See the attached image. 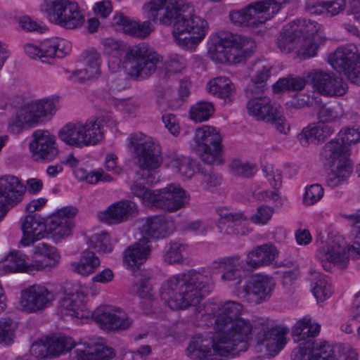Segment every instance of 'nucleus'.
<instances>
[{"label": "nucleus", "instance_id": "obj_41", "mask_svg": "<svg viewBox=\"0 0 360 360\" xmlns=\"http://www.w3.org/2000/svg\"><path fill=\"white\" fill-rule=\"evenodd\" d=\"M207 90L226 101H231L235 94L234 85L226 77H218L210 80L207 84Z\"/></svg>", "mask_w": 360, "mask_h": 360}, {"label": "nucleus", "instance_id": "obj_18", "mask_svg": "<svg viewBox=\"0 0 360 360\" xmlns=\"http://www.w3.org/2000/svg\"><path fill=\"white\" fill-rule=\"evenodd\" d=\"M32 138L30 148L36 161L51 162L58 156L56 139L49 131L36 130L32 134Z\"/></svg>", "mask_w": 360, "mask_h": 360}, {"label": "nucleus", "instance_id": "obj_21", "mask_svg": "<svg viewBox=\"0 0 360 360\" xmlns=\"http://www.w3.org/2000/svg\"><path fill=\"white\" fill-rule=\"evenodd\" d=\"M77 212V209L75 207H65L50 217L48 228L56 240L70 235L73 226L72 218Z\"/></svg>", "mask_w": 360, "mask_h": 360}, {"label": "nucleus", "instance_id": "obj_1", "mask_svg": "<svg viewBox=\"0 0 360 360\" xmlns=\"http://www.w3.org/2000/svg\"><path fill=\"white\" fill-rule=\"evenodd\" d=\"M211 277L191 270L167 279L162 285L160 296L169 308L174 310L193 307L196 321L214 320L215 328L219 330L233 319H240L243 306L238 302L228 301L219 305L200 304V301L213 288Z\"/></svg>", "mask_w": 360, "mask_h": 360}, {"label": "nucleus", "instance_id": "obj_55", "mask_svg": "<svg viewBox=\"0 0 360 360\" xmlns=\"http://www.w3.org/2000/svg\"><path fill=\"white\" fill-rule=\"evenodd\" d=\"M298 26V35L302 38H314L316 36H325L320 25L311 20H302L295 22Z\"/></svg>", "mask_w": 360, "mask_h": 360}, {"label": "nucleus", "instance_id": "obj_28", "mask_svg": "<svg viewBox=\"0 0 360 360\" xmlns=\"http://www.w3.org/2000/svg\"><path fill=\"white\" fill-rule=\"evenodd\" d=\"M243 267V260L239 256L224 257L213 261L209 266L212 272L222 271L221 280L231 281L240 276Z\"/></svg>", "mask_w": 360, "mask_h": 360}, {"label": "nucleus", "instance_id": "obj_16", "mask_svg": "<svg viewBox=\"0 0 360 360\" xmlns=\"http://www.w3.org/2000/svg\"><path fill=\"white\" fill-rule=\"evenodd\" d=\"M217 340V333L213 339L202 335H194L187 347V356L191 360H221V356L229 354L221 352L218 348Z\"/></svg>", "mask_w": 360, "mask_h": 360}, {"label": "nucleus", "instance_id": "obj_60", "mask_svg": "<svg viewBox=\"0 0 360 360\" xmlns=\"http://www.w3.org/2000/svg\"><path fill=\"white\" fill-rule=\"evenodd\" d=\"M305 84V80L301 77H288L280 79L274 86L279 91H300Z\"/></svg>", "mask_w": 360, "mask_h": 360}, {"label": "nucleus", "instance_id": "obj_32", "mask_svg": "<svg viewBox=\"0 0 360 360\" xmlns=\"http://www.w3.org/2000/svg\"><path fill=\"white\" fill-rule=\"evenodd\" d=\"M322 159L328 161L329 164H342V162H350L348 155V148L335 137L327 142L320 153Z\"/></svg>", "mask_w": 360, "mask_h": 360}, {"label": "nucleus", "instance_id": "obj_63", "mask_svg": "<svg viewBox=\"0 0 360 360\" xmlns=\"http://www.w3.org/2000/svg\"><path fill=\"white\" fill-rule=\"evenodd\" d=\"M274 214L273 207L261 205L257 208L255 213L250 217V220L254 224L264 225L270 221Z\"/></svg>", "mask_w": 360, "mask_h": 360}, {"label": "nucleus", "instance_id": "obj_22", "mask_svg": "<svg viewBox=\"0 0 360 360\" xmlns=\"http://www.w3.org/2000/svg\"><path fill=\"white\" fill-rule=\"evenodd\" d=\"M34 261L28 271H41L51 270L60 262V255L57 248L49 244L41 243L33 250Z\"/></svg>", "mask_w": 360, "mask_h": 360}, {"label": "nucleus", "instance_id": "obj_47", "mask_svg": "<svg viewBox=\"0 0 360 360\" xmlns=\"http://www.w3.org/2000/svg\"><path fill=\"white\" fill-rule=\"evenodd\" d=\"M135 290L138 296L141 299L146 300V307L142 306L143 310L146 314H150L152 311V300L153 297V288L150 283V276L145 275L135 285Z\"/></svg>", "mask_w": 360, "mask_h": 360}, {"label": "nucleus", "instance_id": "obj_51", "mask_svg": "<svg viewBox=\"0 0 360 360\" xmlns=\"http://www.w3.org/2000/svg\"><path fill=\"white\" fill-rule=\"evenodd\" d=\"M87 244L100 253H109L113 249L109 234L104 231L92 235L88 238Z\"/></svg>", "mask_w": 360, "mask_h": 360}, {"label": "nucleus", "instance_id": "obj_31", "mask_svg": "<svg viewBox=\"0 0 360 360\" xmlns=\"http://www.w3.org/2000/svg\"><path fill=\"white\" fill-rule=\"evenodd\" d=\"M173 231V222L163 216L148 217L142 226V233L144 235L155 238H165Z\"/></svg>", "mask_w": 360, "mask_h": 360}, {"label": "nucleus", "instance_id": "obj_27", "mask_svg": "<svg viewBox=\"0 0 360 360\" xmlns=\"http://www.w3.org/2000/svg\"><path fill=\"white\" fill-rule=\"evenodd\" d=\"M246 108L249 115L258 121L267 122L274 119L276 110L281 107L267 96H259L250 99L246 104Z\"/></svg>", "mask_w": 360, "mask_h": 360}, {"label": "nucleus", "instance_id": "obj_44", "mask_svg": "<svg viewBox=\"0 0 360 360\" xmlns=\"http://www.w3.org/2000/svg\"><path fill=\"white\" fill-rule=\"evenodd\" d=\"M326 41V37L319 35L314 38H302L296 51L298 58L306 59L314 57L316 55L319 48Z\"/></svg>", "mask_w": 360, "mask_h": 360}, {"label": "nucleus", "instance_id": "obj_49", "mask_svg": "<svg viewBox=\"0 0 360 360\" xmlns=\"http://www.w3.org/2000/svg\"><path fill=\"white\" fill-rule=\"evenodd\" d=\"M308 342V348L311 349V360H334L333 345L326 342Z\"/></svg>", "mask_w": 360, "mask_h": 360}, {"label": "nucleus", "instance_id": "obj_19", "mask_svg": "<svg viewBox=\"0 0 360 360\" xmlns=\"http://www.w3.org/2000/svg\"><path fill=\"white\" fill-rule=\"evenodd\" d=\"M307 79L314 88L323 95L341 96L347 91V85L342 79L333 74L313 70L307 75Z\"/></svg>", "mask_w": 360, "mask_h": 360}, {"label": "nucleus", "instance_id": "obj_12", "mask_svg": "<svg viewBox=\"0 0 360 360\" xmlns=\"http://www.w3.org/2000/svg\"><path fill=\"white\" fill-rule=\"evenodd\" d=\"M328 61L335 70L343 72L352 83L360 85V55L356 46L337 49L329 55Z\"/></svg>", "mask_w": 360, "mask_h": 360}, {"label": "nucleus", "instance_id": "obj_25", "mask_svg": "<svg viewBox=\"0 0 360 360\" xmlns=\"http://www.w3.org/2000/svg\"><path fill=\"white\" fill-rule=\"evenodd\" d=\"M287 330L279 327L264 326L262 331L257 335V343L266 348L269 355L278 354L286 343Z\"/></svg>", "mask_w": 360, "mask_h": 360}, {"label": "nucleus", "instance_id": "obj_52", "mask_svg": "<svg viewBox=\"0 0 360 360\" xmlns=\"http://www.w3.org/2000/svg\"><path fill=\"white\" fill-rule=\"evenodd\" d=\"M76 122H68L58 131V138L68 146L80 148Z\"/></svg>", "mask_w": 360, "mask_h": 360}, {"label": "nucleus", "instance_id": "obj_33", "mask_svg": "<svg viewBox=\"0 0 360 360\" xmlns=\"http://www.w3.org/2000/svg\"><path fill=\"white\" fill-rule=\"evenodd\" d=\"M346 0H306L305 9L311 14H329L332 16L342 12Z\"/></svg>", "mask_w": 360, "mask_h": 360}, {"label": "nucleus", "instance_id": "obj_9", "mask_svg": "<svg viewBox=\"0 0 360 360\" xmlns=\"http://www.w3.org/2000/svg\"><path fill=\"white\" fill-rule=\"evenodd\" d=\"M316 257L326 271H332L334 267L343 269L347 266L350 257H360V243L354 242L348 246L341 236H338L320 247Z\"/></svg>", "mask_w": 360, "mask_h": 360}, {"label": "nucleus", "instance_id": "obj_54", "mask_svg": "<svg viewBox=\"0 0 360 360\" xmlns=\"http://www.w3.org/2000/svg\"><path fill=\"white\" fill-rule=\"evenodd\" d=\"M333 288L328 279L323 275H319L313 288V294L319 302H323L333 294Z\"/></svg>", "mask_w": 360, "mask_h": 360}, {"label": "nucleus", "instance_id": "obj_53", "mask_svg": "<svg viewBox=\"0 0 360 360\" xmlns=\"http://www.w3.org/2000/svg\"><path fill=\"white\" fill-rule=\"evenodd\" d=\"M17 324L9 317L0 319V344L9 345L13 342Z\"/></svg>", "mask_w": 360, "mask_h": 360}, {"label": "nucleus", "instance_id": "obj_43", "mask_svg": "<svg viewBox=\"0 0 360 360\" xmlns=\"http://www.w3.org/2000/svg\"><path fill=\"white\" fill-rule=\"evenodd\" d=\"M352 172V162H342L333 167L326 179V185L330 188H336L347 181Z\"/></svg>", "mask_w": 360, "mask_h": 360}, {"label": "nucleus", "instance_id": "obj_6", "mask_svg": "<svg viewBox=\"0 0 360 360\" xmlns=\"http://www.w3.org/2000/svg\"><path fill=\"white\" fill-rule=\"evenodd\" d=\"M215 52L221 63L236 64L244 61L255 50V41L250 37L219 32L216 35Z\"/></svg>", "mask_w": 360, "mask_h": 360}, {"label": "nucleus", "instance_id": "obj_11", "mask_svg": "<svg viewBox=\"0 0 360 360\" xmlns=\"http://www.w3.org/2000/svg\"><path fill=\"white\" fill-rule=\"evenodd\" d=\"M194 139L203 162L208 165H218L223 162L221 136L215 127L209 125L198 127L195 130Z\"/></svg>", "mask_w": 360, "mask_h": 360}, {"label": "nucleus", "instance_id": "obj_62", "mask_svg": "<svg viewBox=\"0 0 360 360\" xmlns=\"http://www.w3.org/2000/svg\"><path fill=\"white\" fill-rule=\"evenodd\" d=\"M343 115L342 109L340 106H328L321 105L318 112L319 119L323 123L324 122H333L340 119Z\"/></svg>", "mask_w": 360, "mask_h": 360}, {"label": "nucleus", "instance_id": "obj_13", "mask_svg": "<svg viewBox=\"0 0 360 360\" xmlns=\"http://www.w3.org/2000/svg\"><path fill=\"white\" fill-rule=\"evenodd\" d=\"M54 300V293L46 287L32 285L21 291L18 308L27 314L39 313L51 307Z\"/></svg>", "mask_w": 360, "mask_h": 360}, {"label": "nucleus", "instance_id": "obj_58", "mask_svg": "<svg viewBox=\"0 0 360 360\" xmlns=\"http://www.w3.org/2000/svg\"><path fill=\"white\" fill-rule=\"evenodd\" d=\"M230 169L236 175L243 177H250L256 172V167L253 164L233 160L230 163Z\"/></svg>", "mask_w": 360, "mask_h": 360}, {"label": "nucleus", "instance_id": "obj_14", "mask_svg": "<svg viewBox=\"0 0 360 360\" xmlns=\"http://www.w3.org/2000/svg\"><path fill=\"white\" fill-rule=\"evenodd\" d=\"M25 191L26 187L17 176L4 175L0 178V221L22 200Z\"/></svg>", "mask_w": 360, "mask_h": 360}, {"label": "nucleus", "instance_id": "obj_39", "mask_svg": "<svg viewBox=\"0 0 360 360\" xmlns=\"http://www.w3.org/2000/svg\"><path fill=\"white\" fill-rule=\"evenodd\" d=\"M320 330L319 323H313L310 317L305 316L297 321L292 328V335L295 342H314L313 338L319 334Z\"/></svg>", "mask_w": 360, "mask_h": 360}, {"label": "nucleus", "instance_id": "obj_50", "mask_svg": "<svg viewBox=\"0 0 360 360\" xmlns=\"http://www.w3.org/2000/svg\"><path fill=\"white\" fill-rule=\"evenodd\" d=\"M214 112L211 102L200 101L192 105L189 110V117L195 122L207 120Z\"/></svg>", "mask_w": 360, "mask_h": 360}, {"label": "nucleus", "instance_id": "obj_61", "mask_svg": "<svg viewBox=\"0 0 360 360\" xmlns=\"http://www.w3.org/2000/svg\"><path fill=\"white\" fill-rule=\"evenodd\" d=\"M86 63L85 69L89 71L90 75L96 76L100 73L101 56L95 50H90L86 52L84 56Z\"/></svg>", "mask_w": 360, "mask_h": 360}, {"label": "nucleus", "instance_id": "obj_45", "mask_svg": "<svg viewBox=\"0 0 360 360\" xmlns=\"http://www.w3.org/2000/svg\"><path fill=\"white\" fill-rule=\"evenodd\" d=\"M169 165L182 177L191 179L195 174V163L189 158L174 154L170 157Z\"/></svg>", "mask_w": 360, "mask_h": 360}, {"label": "nucleus", "instance_id": "obj_30", "mask_svg": "<svg viewBox=\"0 0 360 360\" xmlns=\"http://www.w3.org/2000/svg\"><path fill=\"white\" fill-rule=\"evenodd\" d=\"M113 23L121 26L125 33L141 39L148 37L153 31L152 25L149 21L132 20L122 13L114 15Z\"/></svg>", "mask_w": 360, "mask_h": 360}, {"label": "nucleus", "instance_id": "obj_17", "mask_svg": "<svg viewBox=\"0 0 360 360\" xmlns=\"http://www.w3.org/2000/svg\"><path fill=\"white\" fill-rule=\"evenodd\" d=\"M86 292L81 287H77L66 293L60 300L58 311L62 316L72 319H88L92 315L91 311L86 307L84 299Z\"/></svg>", "mask_w": 360, "mask_h": 360}, {"label": "nucleus", "instance_id": "obj_46", "mask_svg": "<svg viewBox=\"0 0 360 360\" xmlns=\"http://www.w3.org/2000/svg\"><path fill=\"white\" fill-rule=\"evenodd\" d=\"M49 354L51 356H58L70 352L75 346L72 338L66 336H52L46 338Z\"/></svg>", "mask_w": 360, "mask_h": 360}, {"label": "nucleus", "instance_id": "obj_64", "mask_svg": "<svg viewBox=\"0 0 360 360\" xmlns=\"http://www.w3.org/2000/svg\"><path fill=\"white\" fill-rule=\"evenodd\" d=\"M200 173L202 182L206 189L214 188L221 183V176L213 172L210 168L200 169Z\"/></svg>", "mask_w": 360, "mask_h": 360}, {"label": "nucleus", "instance_id": "obj_48", "mask_svg": "<svg viewBox=\"0 0 360 360\" xmlns=\"http://www.w3.org/2000/svg\"><path fill=\"white\" fill-rule=\"evenodd\" d=\"M117 309V308H112L110 307L99 308L92 313L91 317L94 319L96 323L98 324L102 329L112 331Z\"/></svg>", "mask_w": 360, "mask_h": 360}, {"label": "nucleus", "instance_id": "obj_34", "mask_svg": "<svg viewBox=\"0 0 360 360\" xmlns=\"http://www.w3.org/2000/svg\"><path fill=\"white\" fill-rule=\"evenodd\" d=\"M27 257L19 252L11 251L0 262V275L8 273L26 272L33 274L32 271H28L31 264L27 263Z\"/></svg>", "mask_w": 360, "mask_h": 360}, {"label": "nucleus", "instance_id": "obj_56", "mask_svg": "<svg viewBox=\"0 0 360 360\" xmlns=\"http://www.w3.org/2000/svg\"><path fill=\"white\" fill-rule=\"evenodd\" d=\"M323 194L324 189L321 184H311L306 187L302 202L307 206L314 205L323 198Z\"/></svg>", "mask_w": 360, "mask_h": 360}, {"label": "nucleus", "instance_id": "obj_35", "mask_svg": "<svg viewBox=\"0 0 360 360\" xmlns=\"http://www.w3.org/2000/svg\"><path fill=\"white\" fill-rule=\"evenodd\" d=\"M42 58L44 60L63 58L71 51V43L64 39L52 38L44 40L41 44Z\"/></svg>", "mask_w": 360, "mask_h": 360}, {"label": "nucleus", "instance_id": "obj_3", "mask_svg": "<svg viewBox=\"0 0 360 360\" xmlns=\"http://www.w3.org/2000/svg\"><path fill=\"white\" fill-rule=\"evenodd\" d=\"M129 140L134 153V164L139 168L131 186V192L145 205L153 207L158 191L151 192L146 184L155 181V171L162 163L160 146L153 138L141 132L131 134Z\"/></svg>", "mask_w": 360, "mask_h": 360}, {"label": "nucleus", "instance_id": "obj_24", "mask_svg": "<svg viewBox=\"0 0 360 360\" xmlns=\"http://www.w3.org/2000/svg\"><path fill=\"white\" fill-rule=\"evenodd\" d=\"M150 252V241L144 237L124 250L123 264L128 269L136 270L148 259Z\"/></svg>", "mask_w": 360, "mask_h": 360}, {"label": "nucleus", "instance_id": "obj_10", "mask_svg": "<svg viewBox=\"0 0 360 360\" xmlns=\"http://www.w3.org/2000/svg\"><path fill=\"white\" fill-rule=\"evenodd\" d=\"M41 11L49 21L66 29H76L84 21L78 4L70 0H44Z\"/></svg>", "mask_w": 360, "mask_h": 360}, {"label": "nucleus", "instance_id": "obj_29", "mask_svg": "<svg viewBox=\"0 0 360 360\" xmlns=\"http://www.w3.org/2000/svg\"><path fill=\"white\" fill-rule=\"evenodd\" d=\"M278 255L276 248L271 243L257 246L249 252L246 259V264L252 269L261 266L273 264L276 257Z\"/></svg>", "mask_w": 360, "mask_h": 360}, {"label": "nucleus", "instance_id": "obj_5", "mask_svg": "<svg viewBox=\"0 0 360 360\" xmlns=\"http://www.w3.org/2000/svg\"><path fill=\"white\" fill-rule=\"evenodd\" d=\"M297 0H264L249 4L229 13V18L236 26L258 27L271 19L278 12L283 4Z\"/></svg>", "mask_w": 360, "mask_h": 360}, {"label": "nucleus", "instance_id": "obj_40", "mask_svg": "<svg viewBox=\"0 0 360 360\" xmlns=\"http://www.w3.org/2000/svg\"><path fill=\"white\" fill-rule=\"evenodd\" d=\"M333 132L330 127L321 122L317 125H309L304 128L297 138L302 146H307L311 142L323 141Z\"/></svg>", "mask_w": 360, "mask_h": 360}, {"label": "nucleus", "instance_id": "obj_2", "mask_svg": "<svg viewBox=\"0 0 360 360\" xmlns=\"http://www.w3.org/2000/svg\"><path fill=\"white\" fill-rule=\"evenodd\" d=\"M143 8L155 22L165 25L173 22V37L184 49L194 50L208 32L207 21L195 15L193 6L184 1L151 0Z\"/></svg>", "mask_w": 360, "mask_h": 360}, {"label": "nucleus", "instance_id": "obj_8", "mask_svg": "<svg viewBox=\"0 0 360 360\" xmlns=\"http://www.w3.org/2000/svg\"><path fill=\"white\" fill-rule=\"evenodd\" d=\"M56 111L53 98H44L33 100L22 105L9 123L10 130L15 134L24 129L43 124L46 119Z\"/></svg>", "mask_w": 360, "mask_h": 360}, {"label": "nucleus", "instance_id": "obj_37", "mask_svg": "<svg viewBox=\"0 0 360 360\" xmlns=\"http://www.w3.org/2000/svg\"><path fill=\"white\" fill-rule=\"evenodd\" d=\"M101 264L99 258L96 254L86 250L81 253L78 261L72 262L70 264L72 271L83 276L94 274Z\"/></svg>", "mask_w": 360, "mask_h": 360}, {"label": "nucleus", "instance_id": "obj_42", "mask_svg": "<svg viewBox=\"0 0 360 360\" xmlns=\"http://www.w3.org/2000/svg\"><path fill=\"white\" fill-rule=\"evenodd\" d=\"M101 118L93 117L83 122L84 147L95 146L103 139Z\"/></svg>", "mask_w": 360, "mask_h": 360}, {"label": "nucleus", "instance_id": "obj_38", "mask_svg": "<svg viewBox=\"0 0 360 360\" xmlns=\"http://www.w3.org/2000/svg\"><path fill=\"white\" fill-rule=\"evenodd\" d=\"M299 26L292 22L283 29L277 39V46L284 53H289L297 49L300 42L298 35Z\"/></svg>", "mask_w": 360, "mask_h": 360}, {"label": "nucleus", "instance_id": "obj_59", "mask_svg": "<svg viewBox=\"0 0 360 360\" xmlns=\"http://www.w3.org/2000/svg\"><path fill=\"white\" fill-rule=\"evenodd\" d=\"M186 246L179 243H171L163 256L165 262L169 264L180 263L183 261V252Z\"/></svg>", "mask_w": 360, "mask_h": 360}, {"label": "nucleus", "instance_id": "obj_4", "mask_svg": "<svg viewBox=\"0 0 360 360\" xmlns=\"http://www.w3.org/2000/svg\"><path fill=\"white\" fill-rule=\"evenodd\" d=\"M104 52L110 56H123V64L127 74L134 79L150 77L162 63V57L145 44L126 48L121 41L112 38L102 41Z\"/></svg>", "mask_w": 360, "mask_h": 360}, {"label": "nucleus", "instance_id": "obj_36", "mask_svg": "<svg viewBox=\"0 0 360 360\" xmlns=\"http://www.w3.org/2000/svg\"><path fill=\"white\" fill-rule=\"evenodd\" d=\"M125 88L123 81H112L108 92L103 94V98L110 104H114L127 113L132 114L138 108V104L131 99H119L116 97L117 92Z\"/></svg>", "mask_w": 360, "mask_h": 360}, {"label": "nucleus", "instance_id": "obj_26", "mask_svg": "<svg viewBox=\"0 0 360 360\" xmlns=\"http://www.w3.org/2000/svg\"><path fill=\"white\" fill-rule=\"evenodd\" d=\"M137 212L134 202L122 200L110 205L105 211L100 212L98 217L101 221L109 224H118L128 220Z\"/></svg>", "mask_w": 360, "mask_h": 360}, {"label": "nucleus", "instance_id": "obj_57", "mask_svg": "<svg viewBox=\"0 0 360 360\" xmlns=\"http://www.w3.org/2000/svg\"><path fill=\"white\" fill-rule=\"evenodd\" d=\"M347 148L360 142V129L355 127H344L336 136Z\"/></svg>", "mask_w": 360, "mask_h": 360}, {"label": "nucleus", "instance_id": "obj_23", "mask_svg": "<svg viewBox=\"0 0 360 360\" xmlns=\"http://www.w3.org/2000/svg\"><path fill=\"white\" fill-rule=\"evenodd\" d=\"M22 237L20 244L27 247L44 238L46 224L44 219L37 214H27L21 222Z\"/></svg>", "mask_w": 360, "mask_h": 360}, {"label": "nucleus", "instance_id": "obj_7", "mask_svg": "<svg viewBox=\"0 0 360 360\" xmlns=\"http://www.w3.org/2000/svg\"><path fill=\"white\" fill-rule=\"evenodd\" d=\"M252 324L249 319H233L217 330L218 348L223 354H238L247 350Z\"/></svg>", "mask_w": 360, "mask_h": 360}, {"label": "nucleus", "instance_id": "obj_20", "mask_svg": "<svg viewBox=\"0 0 360 360\" xmlns=\"http://www.w3.org/2000/svg\"><path fill=\"white\" fill-rule=\"evenodd\" d=\"M154 206L168 211H175L188 203L190 195L180 186L170 184L158 190Z\"/></svg>", "mask_w": 360, "mask_h": 360}, {"label": "nucleus", "instance_id": "obj_15", "mask_svg": "<svg viewBox=\"0 0 360 360\" xmlns=\"http://www.w3.org/2000/svg\"><path fill=\"white\" fill-rule=\"evenodd\" d=\"M275 286L276 281L273 277L256 274L243 285L238 295L249 302L261 303L271 297Z\"/></svg>", "mask_w": 360, "mask_h": 360}]
</instances>
